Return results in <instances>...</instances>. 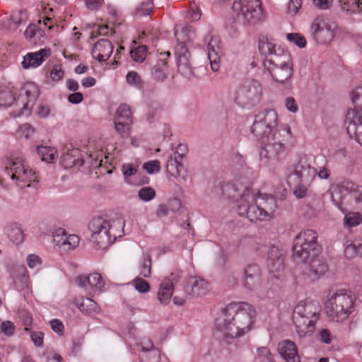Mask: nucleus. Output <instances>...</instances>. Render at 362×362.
<instances>
[{"label": "nucleus", "mask_w": 362, "mask_h": 362, "mask_svg": "<svg viewBox=\"0 0 362 362\" xmlns=\"http://www.w3.org/2000/svg\"><path fill=\"white\" fill-rule=\"evenodd\" d=\"M344 256L349 259L357 256L362 257V243L354 242L346 245Z\"/></svg>", "instance_id": "nucleus-39"}, {"label": "nucleus", "mask_w": 362, "mask_h": 362, "mask_svg": "<svg viewBox=\"0 0 362 362\" xmlns=\"http://www.w3.org/2000/svg\"><path fill=\"white\" fill-rule=\"evenodd\" d=\"M341 8L347 12L362 11V0H339Z\"/></svg>", "instance_id": "nucleus-36"}, {"label": "nucleus", "mask_w": 362, "mask_h": 362, "mask_svg": "<svg viewBox=\"0 0 362 362\" xmlns=\"http://www.w3.org/2000/svg\"><path fill=\"white\" fill-rule=\"evenodd\" d=\"M17 272L18 274L21 276V284L18 286L16 280L13 281V283L18 289H23L26 286L25 283L28 279L26 267L25 266L18 267Z\"/></svg>", "instance_id": "nucleus-52"}, {"label": "nucleus", "mask_w": 362, "mask_h": 362, "mask_svg": "<svg viewBox=\"0 0 362 362\" xmlns=\"http://www.w3.org/2000/svg\"><path fill=\"white\" fill-rule=\"evenodd\" d=\"M78 149H71L64 153L60 158V164L64 168H71L74 166L81 167L83 165L84 160L80 157Z\"/></svg>", "instance_id": "nucleus-24"}, {"label": "nucleus", "mask_w": 362, "mask_h": 362, "mask_svg": "<svg viewBox=\"0 0 362 362\" xmlns=\"http://www.w3.org/2000/svg\"><path fill=\"white\" fill-rule=\"evenodd\" d=\"M209 291L207 281L197 276H190L184 286V291L190 297H199L205 295Z\"/></svg>", "instance_id": "nucleus-18"}, {"label": "nucleus", "mask_w": 362, "mask_h": 362, "mask_svg": "<svg viewBox=\"0 0 362 362\" xmlns=\"http://www.w3.org/2000/svg\"><path fill=\"white\" fill-rule=\"evenodd\" d=\"M243 285L248 291H255L261 284L262 272L256 264H248L243 271Z\"/></svg>", "instance_id": "nucleus-17"}, {"label": "nucleus", "mask_w": 362, "mask_h": 362, "mask_svg": "<svg viewBox=\"0 0 362 362\" xmlns=\"http://www.w3.org/2000/svg\"><path fill=\"white\" fill-rule=\"evenodd\" d=\"M258 47L259 52L265 57L263 60V65L265 67L268 66L277 65L282 62H288L292 61L291 56L288 50L284 49L280 46L269 42L268 39L259 40Z\"/></svg>", "instance_id": "nucleus-10"}, {"label": "nucleus", "mask_w": 362, "mask_h": 362, "mask_svg": "<svg viewBox=\"0 0 362 362\" xmlns=\"http://www.w3.org/2000/svg\"><path fill=\"white\" fill-rule=\"evenodd\" d=\"M208 58L210 62L211 71L216 72L220 68L221 57V48L216 45V42L211 38L207 45Z\"/></svg>", "instance_id": "nucleus-27"}, {"label": "nucleus", "mask_w": 362, "mask_h": 362, "mask_svg": "<svg viewBox=\"0 0 362 362\" xmlns=\"http://www.w3.org/2000/svg\"><path fill=\"white\" fill-rule=\"evenodd\" d=\"M1 329L6 336L11 337L14 334L15 326L12 322L8 320L1 323Z\"/></svg>", "instance_id": "nucleus-56"}, {"label": "nucleus", "mask_w": 362, "mask_h": 362, "mask_svg": "<svg viewBox=\"0 0 362 362\" xmlns=\"http://www.w3.org/2000/svg\"><path fill=\"white\" fill-rule=\"evenodd\" d=\"M51 54L49 48L41 49L38 52L27 54L22 62L24 69L35 68L40 66Z\"/></svg>", "instance_id": "nucleus-21"}, {"label": "nucleus", "mask_w": 362, "mask_h": 362, "mask_svg": "<svg viewBox=\"0 0 362 362\" xmlns=\"http://www.w3.org/2000/svg\"><path fill=\"white\" fill-rule=\"evenodd\" d=\"M262 98V86L260 82L249 78L243 82L235 92V103L243 108L256 106Z\"/></svg>", "instance_id": "nucleus-5"}, {"label": "nucleus", "mask_w": 362, "mask_h": 362, "mask_svg": "<svg viewBox=\"0 0 362 362\" xmlns=\"http://www.w3.org/2000/svg\"><path fill=\"white\" fill-rule=\"evenodd\" d=\"M151 258L149 255H144L143 256L142 262L140 268L139 274L144 278H148L151 274Z\"/></svg>", "instance_id": "nucleus-41"}, {"label": "nucleus", "mask_w": 362, "mask_h": 362, "mask_svg": "<svg viewBox=\"0 0 362 362\" xmlns=\"http://www.w3.org/2000/svg\"><path fill=\"white\" fill-rule=\"evenodd\" d=\"M25 88H26L25 95L28 98L35 99L38 96L39 90L34 85L29 84L25 86Z\"/></svg>", "instance_id": "nucleus-62"}, {"label": "nucleus", "mask_w": 362, "mask_h": 362, "mask_svg": "<svg viewBox=\"0 0 362 362\" xmlns=\"http://www.w3.org/2000/svg\"><path fill=\"white\" fill-rule=\"evenodd\" d=\"M143 360L145 362H159L160 351L157 349H153L145 354Z\"/></svg>", "instance_id": "nucleus-54"}, {"label": "nucleus", "mask_w": 362, "mask_h": 362, "mask_svg": "<svg viewBox=\"0 0 362 362\" xmlns=\"http://www.w3.org/2000/svg\"><path fill=\"white\" fill-rule=\"evenodd\" d=\"M113 52V45L107 39H100L97 41L92 50V56L98 62H105Z\"/></svg>", "instance_id": "nucleus-20"}, {"label": "nucleus", "mask_w": 362, "mask_h": 362, "mask_svg": "<svg viewBox=\"0 0 362 362\" xmlns=\"http://www.w3.org/2000/svg\"><path fill=\"white\" fill-rule=\"evenodd\" d=\"M283 287V281L276 275L274 274L268 281L267 296L269 298H274L282 291Z\"/></svg>", "instance_id": "nucleus-35"}, {"label": "nucleus", "mask_w": 362, "mask_h": 362, "mask_svg": "<svg viewBox=\"0 0 362 362\" xmlns=\"http://www.w3.org/2000/svg\"><path fill=\"white\" fill-rule=\"evenodd\" d=\"M121 168L126 182L128 177L137 173V168L132 163H124Z\"/></svg>", "instance_id": "nucleus-51"}, {"label": "nucleus", "mask_w": 362, "mask_h": 362, "mask_svg": "<svg viewBox=\"0 0 362 362\" xmlns=\"http://www.w3.org/2000/svg\"><path fill=\"white\" fill-rule=\"evenodd\" d=\"M267 264L269 272H279L284 269V259L279 249L276 246H271L267 252Z\"/></svg>", "instance_id": "nucleus-22"}, {"label": "nucleus", "mask_w": 362, "mask_h": 362, "mask_svg": "<svg viewBox=\"0 0 362 362\" xmlns=\"http://www.w3.org/2000/svg\"><path fill=\"white\" fill-rule=\"evenodd\" d=\"M115 218H109L108 217L98 216L93 218L88 224V229L91 235H96L104 232L105 230L112 228L113 220Z\"/></svg>", "instance_id": "nucleus-26"}, {"label": "nucleus", "mask_w": 362, "mask_h": 362, "mask_svg": "<svg viewBox=\"0 0 362 362\" xmlns=\"http://www.w3.org/2000/svg\"><path fill=\"white\" fill-rule=\"evenodd\" d=\"M37 153L42 160L52 163L55 159L57 150L52 147L41 146H37Z\"/></svg>", "instance_id": "nucleus-38"}, {"label": "nucleus", "mask_w": 362, "mask_h": 362, "mask_svg": "<svg viewBox=\"0 0 362 362\" xmlns=\"http://www.w3.org/2000/svg\"><path fill=\"white\" fill-rule=\"evenodd\" d=\"M311 33L313 39L319 44L330 42L334 37V30L321 16L314 19L311 25Z\"/></svg>", "instance_id": "nucleus-13"}, {"label": "nucleus", "mask_w": 362, "mask_h": 362, "mask_svg": "<svg viewBox=\"0 0 362 362\" xmlns=\"http://www.w3.org/2000/svg\"><path fill=\"white\" fill-rule=\"evenodd\" d=\"M121 121L132 123V111L130 107L127 104H122L117 108L115 121Z\"/></svg>", "instance_id": "nucleus-37"}, {"label": "nucleus", "mask_w": 362, "mask_h": 362, "mask_svg": "<svg viewBox=\"0 0 362 362\" xmlns=\"http://www.w3.org/2000/svg\"><path fill=\"white\" fill-rule=\"evenodd\" d=\"M232 8L234 12L249 25H256L266 18L259 0L235 1Z\"/></svg>", "instance_id": "nucleus-8"}, {"label": "nucleus", "mask_w": 362, "mask_h": 362, "mask_svg": "<svg viewBox=\"0 0 362 362\" xmlns=\"http://www.w3.org/2000/svg\"><path fill=\"white\" fill-rule=\"evenodd\" d=\"M135 289L139 293H146L150 290L149 284L140 277H136L132 281Z\"/></svg>", "instance_id": "nucleus-50"}, {"label": "nucleus", "mask_w": 362, "mask_h": 362, "mask_svg": "<svg viewBox=\"0 0 362 362\" xmlns=\"http://www.w3.org/2000/svg\"><path fill=\"white\" fill-rule=\"evenodd\" d=\"M285 106L289 112L293 113H296L298 110V105L295 98L292 96L287 97L285 99Z\"/></svg>", "instance_id": "nucleus-57"}, {"label": "nucleus", "mask_w": 362, "mask_h": 362, "mask_svg": "<svg viewBox=\"0 0 362 362\" xmlns=\"http://www.w3.org/2000/svg\"><path fill=\"white\" fill-rule=\"evenodd\" d=\"M88 285L90 288H95L100 289L105 285L104 281H103L101 275L99 274L98 273H93V274H90V276H88Z\"/></svg>", "instance_id": "nucleus-45"}, {"label": "nucleus", "mask_w": 362, "mask_h": 362, "mask_svg": "<svg viewBox=\"0 0 362 362\" xmlns=\"http://www.w3.org/2000/svg\"><path fill=\"white\" fill-rule=\"evenodd\" d=\"M305 172L309 175L315 176L317 174L318 177L320 179H327L330 175V171L325 167H322L320 168L319 171L317 173L316 170L313 168H311L310 165H308L307 168H304L301 164L298 163L295 168V175L297 176L298 179H303L305 177Z\"/></svg>", "instance_id": "nucleus-28"}, {"label": "nucleus", "mask_w": 362, "mask_h": 362, "mask_svg": "<svg viewBox=\"0 0 362 362\" xmlns=\"http://www.w3.org/2000/svg\"><path fill=\"white\" fill-rule=\"evenodd\" d=\"M269 72L276 83L279 84H288L292 78L293 68L288 69L286 67L284 69H274L270 70Z\"/></svg>", "instance_id": "nucleus-32"}, {"label": "nucleus", "mask_w": 362, "mask_h": 362, "mask_svg": "<svg viewBox=\"0 0 362 362\" xmlns=\"http://www.w3.org/2000/svg\"><path fill=\"white\" fill-rule=\"evenodd\" d=\"M67 235L64 229L59 228L53 235V241L59 247H66L65 240L67 238Z\"/></svg>", "instance_id": "nucleus-49"}, {"label": "nucleus", "mask_w": 362, "mask_h": 362, "mask_svg": "<svg viewBox=\"0 0 362 362\" xmlns=\"http://www.w3.org/2000/svg\"><path fill=\"white\" fill-rule=\"evenodd\" d=\"M319 314L317 303L303 300L299 302L293 313V321L297 330L304 333L312 332L319 320Z\"/></svg>", "instance_id": "nucleus-3"}, {"label": "nucleus", "mask_w": 362, "mask_h": 362, "mask_svg": "<svg viewBox=\"0 0 362 362\" xmlns=\"http://www.w3.org/2000/svg\"><path fill=\"white\" fill-rule=\"evenodd\" d=\"M188 13L193 21H197L201 18V10L195 4L190 5Z\"/></svg>", "instance_id": "nucleus-58"}, {"label": "nucleus", "mask_w": 362, "mask_h": 362, "mask_svg": "<svg viewBox=\"0 0 362 362\" xmlns=\"http://www.w3.org/2000/svg\"><path fill=\"white\" fill-rule=\"evenodd\" d=\"M168 62L165 59L160 58L151 68L152 77L158 82L163 81L167 78Z\"/></svg>", "instance_id": "nucleus-31"}, {"label": "nucleus", "mask_w": 362, "mask_h": 362, "mask_svg": "<svg viewBox=\"0 0 362 362\" xmlns=\"http://www.w3.org/2000/svg\"><path fill=\"white\" fill-rule=\"evenodd\" d=\"M293 257L296 262H307L308 259L317 257L321 252V247L319 244L316 246H310V244H293Z\"/></svg>", "instance_id": "nucleus-16"}, {"label": "nucleus", "mask_w": 362, "mask_h": 362, "mask_svg": "<svg viewBox=\"0 0 362 362\" xmlns=\"http://www.w3.org/2000/svg\"><path fill=\"white\" fill-rule=\"evenodd\" d=\"M277 208L276 199L269 194L257 196L245 187L241 198L238 201V214L251 222L267 221L274 217Z\"/></svg>", "instance_id": "nucleus-2"}, {"label": "nucleus", "mask_w": 362, "mask_h": 362, "mask_svg": "<svg viewBox=\"0 0 362 362\" xmlns=\"http://www.w3.org/2000/svg\"><path fill=\"white\" fill-rule=\"evenodd\" d=\"M8 238L15 244H20L24 240V234L22 229L16 223H9L4 227Z\"/></svg>", "instance_id": "nucleus-30"}, {"label": "nucleus", "mask_w": 362, "mask_h": 362, "mask_svg": "<svg viewBox=\"0 0 362 362\" xmlns=\"http://www.w3.org/2000/svg\"><path fill=\"white\" fill-rule=\"evenodd\" d=\"M278 115L273 109H265L255 115L251 127L252 133L259 139L271 136L276 132L274 129L277 124Z\"/></svg>", "instance_id": "nucleus-9"}, {"label": "nucleus", "mask_w": 362, "mask_h": 362, "mask_svg": "<svg viewBox=\"0 0 362 362\" xmlns=\"http://www.w3.org/2000/svg\"><path fill=\"white\" fill-rule=\"evenodd\" d=\"M15 100V98L10 90L0 92V105L4 107L11 106Z\"/></svg>", "instance_id": "nucleus-48"}, {"label": "nucleus", "mask_w": 362, "mask_h": 362, "mask_svg": "<svg viewBox=\"0 0 362 362\" xmlns=\"http://www.w3.org/2000/svg\"><path fill=\"white\" fill-rule=\"evenodd\" d=\"M314 6L320 10H326L331 7L333 0H313Z\"/></svg>", "instance_id": "nucleus-60"}, {"label": "nucleus", "mask_w": 362, "mask_h": 362, "mask_svg": "<svg viewBox=\"0 0 362 362\" xmlns=\"http://www.w3.org/2000/svg\"><path fill=\"white\" fill-rule=\"evenodd\" d=\"M256 317L255 308L246 302H233L224 309V317L216 320V337L226 344L247 332Z\"/></svg>", "instance_id": "nucleus-1"}, {"label": "nucleus", "mask_w": 362, "mask_h": 362, "mask_svg": "<svg viewBox=\"0 0 362 362\" xmlns=\"http://www.w3.org/2000/svg\"><path fill=\"white\" fill-rule=\"evenodd\" d=\"M44 334L42 332H33L31 333V339L33 344L38 347L43 345Z\"/></svg>", "instance_id": "nucleus-59"}, {"label": "nucleus", "mask_w": 362, "mask_h": 362, "mask_svg": "<svg viewBox=\"0 0 362 362\" xmlns=\"http://www.w3.org/2000/svg\"><path fill=\"white\" fill-rule=\"evenodd\" d=\"M153 9V0H148L146 2H142L141 5L136 8V15L139 16H144L149 15Z\"/></svg>", "instance_id": "nucleus-46"}, {"label": "nucleus", "mask_w": 362, "mask_h": 362, "mask_svg": "<svg viewBox=\"0 0 362 362\" xmlns=\"http://www.w3.org/2000/svg\"><path fill=\"white\" fill-rule=\"evenodd\" d=\"M320 339L325 344H330L332 340V335L328 329H322L320 332Z\"/></svg>", "instance_id": "nucleus-63"}, {"label": "nucleus", "mask_w": 362, "mask_h": 362, "mask_svg": "<svg viewBox=\"0 0 362 362\" xmlns=\"http://www.w3.org/2000/svg\"><path fill=\"white\" fill-rule=\"evenodd\" d=\"M194 33L189 27L183 28L181 31L182 37H177V31L175 36L177 37V45L175 47V55L178 71L185 77L190 78L194 76V71L191 60V54L186 46V41L191 40V35Z\"/></svg>", "instance_id": "nucleus-4"}, {"label": "nucleus", "mask_w": 362, "mask_h": 362, "mask_svg": "<svg viewBox=\"0 0 362 362\" xmlns=\"http://www.w3.org/2000/svg\"><path fill=\"white\" fill-rule=\"evenodd\" d=\"M345 124L349 137L362 145V115L356 109L349 110L346 115Z\"/></svg>", "instance_id": "nucleus-14"}, {"label": "nucleus", "mask_w": 362, "mask_h": 362, "mask_svg": "<svg viewBox=\"0 0 362 362\" xmlns=\"http://www.w3.org/2000/svg\"><path fill=\"white\" fill-rule=\"evenodd\" d=\"M302 6V0H290L288 10L290 13L296 14Z\"/></svg>", "instance_id": "nucleus-64"}, {"label": "nucleus", "mask_w": 362, "mask_h": 362, "mask_svg": "<svg viewBox=\"0 0 362 362\" xmlns=\"http://www.w3.org/2000/svg\"><path fill=\"white\" fill-rule=\"evenodd\" d=\"M173 293V283L170 280L163 281L160 286L158 298L162 304H167L170 301Z\"/></svg>", "instance_id": "nucleus-34"}, {"label": "nucleus", "mask_w": 362, "mask_h": 362, "mask_svg": "<svg viewBox=\"0 0 362 362\" xmlns=\"http://www.w3.org/2000/svg\"><path fill=\"white\" fill-rule=\"evenodd\" d=\"M131 123L115 121V128L116 132L123 138L128 137L130 134Z\"/></svg>", "instance_id": "nucleus-43"}, {"label": "nucleus", "mask_w": 362, "mask_h": 362, "mask_svg": "<svg viewBox=\"0 0 362 362\" xmlns=\"http://www.w3.org/2000/svg\"><path fill=\"white\" fill-rule=\"evenodd\" d=\"M362 216L358 213L348 214L344 218V224L349 228L354 227L361 223Z\"/></svg>", "instance_id": "nucleus-42"}, {"label": "nucleus", "mask_w": 362, "mask_h": 362, "mask_svg": "<svg viewBox=\"0 0 362 362\" xmlns=\"http://www.w3.org/2000/svg\"><path fill=\"white\" fill-rule=\"evenodd\" d=\"M293 243H298V244L303 243L310 244V246H316L317 243V233L311 229H307L301 231L294 239Z\"/></svg>", "instance_id": "nucleus-33"}, {"label": "nucleus", "mask_w": 362, "mask_h": 362, "mask_svg": "<svg viewBox=\"0 0 362 362\" xmlns=\"http://www.w3.org/2000/svg\"><path fill=\"white\" fill-rule=\"evenodd\" d=\"M138 197L141 201L149 202L156 197V191L151 187H144L139 191Z\"/></svg>", "instance_id": "nucleus-44"}, {"label": "nucleus", "mask_w": 362, "mask_h": 362, "mask_svg": "<svg viewBox=\"0 0 362 362\" xmlns=\"http://www.w3.org/2000/svg\"><path fill=\"white\" fill-rule=\"evenodd\" d=\"M79 237L77 235H67L66 238V247L67 249H74L79 244Z\"/></svg>", "instance_id": "nucleus-55"}, {"label": "nucleus", "mask_w": 362, "mask_h": 362, "mask_svg": "<svg viewBox=\"0 0 362 362\" xmlns=\"http://www.w3.org/2000/svg\"><path fill=\"white\" fill-rule=\"evenodd\" d=\"M50 326L52 327V329L57 333V334H62L64 327L62 323V322L58 319H54L50 321Z\"/></svg>", "instance_id": "nucleus-61"}, {"label": "nucleus", "mask_w": 362, "mask_h": 362, "mask_svg": "<svg viewBox=\"0 0 362 362\" xmlns=\"http://www.w3.org/2000/svg\"><path fill=\"white\" fill-rule=\"evenodd\" d=\"M74 304L80 311L86 315H93L100 311L98 304L90 298L80 297L75 298Z\"/></svg>", "instance_id": "nucleus-29"}, {"label": "nucleus", "mask_w": 362, "mask_h": 362, "mask_svg": "<svg viewBox=\"0 0 362 362\" xmlns=\"http://www.w3.org/2000/svg\"><path fill=\"white\" fill-rule=\"evenodd\" d=\"M124 221L121 217H116L113 220L112 228L105 230L96 235H91L90 240L94 247L98 250H105L110 247L117 240V237H121L123 233Z\"/></svg>", "instance_id": "nucleus-12"}, {"label": "nucleus", "mask_w": 362, "mask_h": 362, "mask_svg": "<svg viewBox=\"0 0 362 362\" xmlns=\"http://www.w3.org/2000/svg\"><path fill=\"white\" fill-rule=\"evenodd\" d=\"M302 262L305 264L303 275L311 282L318 280L328 269L326 262L319 255Z\"/></svg>", "instance_id": "nucleus-15"}, {"label": "nucleus", "mask_w": 362, "mask_h": 362, "mask_svg": "<svg viewBox=\"0 0 362 362\" xmlns=\"http://www.w3.org/2000/svg\"><path fill=\"white\" fill-rule=\"evenodd\" d=\"M165 167L168 174L171 177H180L184 180H187V171L182 163L177 160V158L170 156L167 160Z\"/></svg>", "instance_id": "nucleus-25"}, {"label": "nucleus", "mask_w": 362, "mask_h": 362, "mask_svg": "<svg viewBox=\"0 0 362 362\" xmlns=\"http://www.w3.org/2000/svg\"><path fill=\"white\" fill-rule=\"evenodd\" d=\"M143 168L149 174L157 173L160 170V162L157 160H151L144 164Z\"/></svg>", "instance_id": "nucleus-53"}, {"label": "nucleus", "mask_w": 362, "mask_h": 362, "mask_svg": "<svg viewBox=\"0 0 362 362\" xmlns=\"http://www.w3.org/2000/svg\"><path fill=\"white\" fill-rule=\"evenodd\" d=\"M5 172L13 180H16V184L21 188L30 187V182L36 181L35 173L28 166L24 161L19 158L11 160L8 165L5 168Z\"/></svg>", "instance_id": "nucleus-11"}, {"label": "nucleus", "mask_w": 362, "mask_h": 362, "mask_svg": "<svg viewBox=\"0 0 362 362\" xmlns=\"http://www.w3.org/2000/svg\"><path fill=\"white\" fill-rule=\"evenodd\" d=\"M281 132L278 131L271 136L260 139L259 157L261 162L268 165L280 160L284 156V144L281 139Z\"/></svg>", "instance_id": "nucleus-7"}, {"label": "nucleus", "mask_w": 362, "mask_h": 362, "mask_svg": "<svg viewBox=\"0 0 362 362\" xmlns=\"http://www.w3.org/2000/svg\"><path fill=\"white\" fill-rule=\"evenodd\" d=\"M244 187L243 189H245ZM216 192L220 194L223 198L233 199L236 202L238 206V201L241 198L244 192V189L238 188V185L232 183H221L216 188Z\"/></svg>", "instance_id": "nucleus-23"}, {"label": "nucleus", "mask_w": 362, "mask_h": 362, "mask_svg": "<svg viewBox=\"0 0 362 362\" xmlns=\"http://www.w3.org/2000/svg\"><path fill=\"white\" fill-rule=\"evenodd\" d=\"M148 52L146 45H140L129 52L131 58L136 62H142L145 60Z\"/></svg>", "instance_id": "nucleus-40"}, {"label": "nucleus", "mask_w": 362, "mask_h": 362, "mask_svg": "<svg viewBox=\"0 0 362 362\" xmlns=\"http://www.w3.org/2000/svg\"><path fill=\"white\" fill-rule=\"evenodd\" d=\"M353 305L352 296L344 291L339 290L329 300L327 305V314L333 321H343L351 313Z\"/></svg>", "instance_id": "nucleus-6"}, {"label": "nucleus", "mask_w": 362, "mask_h": 362, "mask_svg": "<svg viewBox=\"0 0 362 362\" xmlns=\"http://www.w3.org/2000/svg\"><path fill=\"white\" fill-rule=\"evenodd\" d=\"M286 38L288 41L293 42L300 48H303L306 46L305 38L298 33H288L286 35Z\"/></svg>", "instance_id": "nucleus-47"}, {"label": "nucleus", "mask_w": 362, "mask_h": 362, "mask_svg": "<svg viewBox=\"0 0 362 362\" xmlns=\"http://www.w3.org/2000/svg\"><path fill=\"white\" fill-rule=\"evenodd\" d=\"M278 351L286 362H300L296 344L288 339L278 344Z\"/></svg>", "instance_id": "nucleus-19"}]
</instances>
